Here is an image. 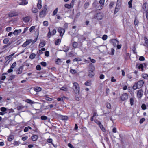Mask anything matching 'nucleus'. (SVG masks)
<instances>
[{
	"label": "nucleus",
	"mask_w": 148,
	"mask_h": 148,
	"mask_svg": "<svg viewBox=\"0 0 148 148\" xmlns=\"http://www.w3.org/2000/svg\"><path fill=\"white\" fill-rule=\"evenodd\" d=\"M119 7V5H118V3H117L116 6L115 7V10H114V13L116 14L117 13V12L119 10V9L118 7Z\"/></svg>",
	"instance_id": "nucleus-28"
},
{
	"label": "nucleus",
	"mask_w": 148,
	"mask_h": 148,
	"mask_svg": "<svg viewBox=\"0 0 148 148\" xmlns=\"http://www.w3.org/2000/svg\"><path fill=\"white\" fill-rule=\"evenodd\" d=\"M10 38H5L3 40V43L5 44H7L9 41Z\"/></svg>",
	"instance_id": "nucleus-29"
},
{
	"label": "nucleus",
	"mask_w": 148,
	"mask_h": 148,
	"mask_svg": "<svg viewBox=\"0 0 148 148\" xmlns=\"http://www.w3.org/2000/svg\"><path fill=\"white\" fill-rule=\"evenodd\" d=\"M94 71H91L90 70H88V76L90 78H92L95 75Z\"/></svg>",
	"instance_id": "nucleus-12"
},
{
	"label": "nucleus",
	"mask_w": 148,
	"mask_h": 148,
	"mask_svg": "<svg viewBox=\"0 0 148 148\" xmlns=\"http://www.w3.org/2000/svg\"><path fill=\"white\" fill-rule=\"evenodd\" d=\"M134 97H131L130 99V105L131 106L133 105L134 104Z\"/></svg>",
	"instance_id": "nucleus-18"
},
{
	"label": "nucleus",
	"mask_w": 148,
	"mask_h": 148,
	"mask_svg": "<svg viewBox=\"0 0 148 148\" xmlns=\"http://www.w3.org/2000/svg\"><path fill=\"white\" fill-rule=\"evenodd\" d=\"M145 119L144 118H141L140 121L139 123L140 124H142L145 121Z\"/></svg>",
	"instance_id": "nucleus-58"
},
{
	"label": "nucleus",
	"mask_w": 148,
	"mask_h": 148,
	"mask_svg": "<svg viewBox=\"0 0 148 148\" xmlns=\"http://www.w3.org/2000/svg\"><path fill=\"white\" fill-rule=\"evenodd\" d=\"M105 2V0H100L99 1V3L101 5L100 7L101 9L102 8V7L103 6Z\"/></svg>",
	"instance_id": "nucleus-20"
},
{
	"label": "nucleus",
	"mask_w": 148,
	"mask_h": 148,
	"mask_svg": "<svg viewBox=\"0 0 148 148\" xmlns=\"http://www.w3.org/2000/svg\"><path fill=\"white\" fill-rule=\"evenodd\" d=\"M43 24L44 26H47L48 25V22L47 21H44L43 22Z\"/></svg>",
	"instance_id": "nucleus-60"
},
{
	"label": "nucleus",
	"mask_w": 148,
	"mask_h": 148,
	"mask_svg": "<svg viewBox=\"0 0 148 148\" xmlns=\"http://www.w3.org/2000/svg\"><path fill=\"white\" fill-rule=\"evenodd\" d=\"M141 108L143 110H145L146 109V106L145 104H143L141 106Z\"/></svg>",
	"instance_id": "nucleus-59"
},
{
	"label": "nucleus",
	"mask_w": 148,
	"mask_h": 148,
	"mask_svg": "<svg viewBox=\"0 0 148 148\" xmlns=\"http://www.w3.org/2000/svg\"><path fill=\"white\" fill-rule=\"evenodd\" d=\"M64 27L65 29H67L68 27V23H65L64 25Z\"/></svg>",
	"instance_id": "nucleus-61"
},
{
	"label": "nucleus",
	"mask_w": 148,
	"mask_h": 148,
	"mask_svg": "<svg viewBox=\"0 0 148 148\" xmlns=\"http://www.w3.org/2000/svg\"><path fill=\"white\" fill-rule=\"evenodd\" d=\"M110 43L112 44L115 47H116L117 45L119 44V42L116 39H112L110 40Z\"/></svg>",
	"instance_id": "nucleus-7"
},
{
	"label": "nucleus",
	"mask_w": 148,
	"mask_h": 148,
	"mask_svg": "<svg viewBox=\"0 0 148 148\" xmlns=\"http://www.w3.org/2000/svg\"><path fill=\"white\" fill-rule=\"evenodd\" d=\"M95 69V67L91 63L90 64L89 66V69L91 71H94Z\"/></svg>",
	"instance_id": "nucleus-23"
},
{
	"label": "nucleus",
	"mask_w": 148,
	"mask_h": 148,
	"mask_svg": "<svg viewBox=\"0 0 148 148\" xmlns=\"http://www.w3.org/2000/svg\"><path fill=\"white\" fill-rule=\"evenodd\" d=\"M23 20L25 22L27 23L30 20L29 17L28 16H27L25 18H23Z\"/></svg>",
	"instance_id": "nucleus-24"
},
{
	"label": "nucleus",
	"mask_w": 148,
	"mask_h": 148,
	"mask_svg": "<svg viewBox=\"0 0 148 148\" xmlns=\"http://www.w3.org/2000/svg\"><path fill=\"white\" fill-rule=\"evenodd\" d=\"M82 60L81 59L79 58H77L74 59L73 60V62L79 61Z\"/></svg>",
	"instance_id": "nucleus-46"
},
{
	"label": "nucleus",
	"mask_w": 148,
	"mask_h": 148,
	"mask_svg": "<svg viewBox=\"0 0 148 148\" xmlns=\"http://www.w3.org/2000/svg\"><path fill=\"white\" fill-rule=\"evenodd\" d=\"M33 41L32 39L27 40L25 42L27 45L29 44L32 41Z\"/></svg>",
	"instance_id": "nucleus-47"
},
{
	"label": "nucleus",
	"mask_w": 148,
	"mask_h": 148,
	"mask_svg": "<svg viewBox=\"0 0 148 148\" xmlns=\"http://www.w3.org/2000/svg\"><path fill=\"white\" fill-rule=\"evenodd\" d=\"M40 64L44 67H45L47 65V63L45 62H41Z\"/></svg>",
	"instance_id": "nucleus-57"
},
{
	"label": "nucleus",
	"mask_w": 148,
	"mask_h": 148,
	"mask_svg": "<svg viewBox=\"0 0 148 148\" xmlns=\"http://www.w3.org/2000/svg\"><path fill=\"white\" fill-rule=\"evenodd\" d=\"M45 14L46 13L42 11L40 12L39 16L40 17L42 18L45 15Z\"/></svg>",
	"instance_id": "nucleus-21"
},
{
	"label": "nucleus",
	"mask_w": 148,
	"mask_h": 148,
	"mask_svg": "<svg viewBox=\"0 0 148 148\" xmlns=\"http://www.w3.org/2000/svg\"><path fill=\"white\" fill-rule=\"evenodd\" d=\"M21 29L19 30H15L13 32V34L15 35H17L18 34L20 33L21 32Z\"/></svg>",
	"instance_id": "nucleus-15"
},
{
	"label": "nucleus",
	"mask_w": 148,
	"mask_h": 148,
	"mask_svg": "<svg viewBox=\"0 0 148 148\" xmlns=\"http://www.w3.org/2000/svg\"><path fill=\"white\" fill-rule=\"evenodd\" d=\"M64 6L65 8H68L70 9L71 8V5L69 4H66L64 5Z\"/></svg>",
	"instance_id": "nucleus-49"
},
{
	"label": "nucleus",
	"mask_w": 148,
	"mask_h": 148,
	"mask_svg": "<svg viewBox=\"0 0 148 148\" xmlns=\"http://www.w3.org/2000/svg\"><path fill=\"white\" fill-rule=\"evenodd\" d=\"M47 9V7L46 5H45V6H43V9L42 10V11L45 12L46 13Z\"/></svg>",
	"instance_id": "nucleus-42"
},
{
	"label": "nucleus",
	"mask_w": 148,
	"mask_h": 148,
	"mask_svg": "<svg viewBox=\"0 0 148 148\" xmlns=\"http://www.w3.org/2000/svg\"><path fill=\"white\" fill-rule=\"evenodd\" d=\"M108 36L106 35H104L103 36L102 38L103 40H106Z\"/></svg>",
	"instance_id": "nucleus-55"
},
{
	"label": "nucleus",
	"mask_w": 148,
	"mask_h": 148,
	"mask_svg": "<svg viewBox=\"0 0 148 148\" xmlns=\"http://www.w3.org/2000/svg\"><path fill=\"white\" fill-rule=\"evenodd\" d=\"M45 41L44 42H41L40 43L39 46V47H42L45 46Z\"/></svg>",
	"instance_id": "nucleus-31"
},
{
	"label": "nucleus",
	"mask_w": 148,
	"mask_h": 148,
	"mask_svg": "<svg viewBox=\"0 0 148 148\" xmlns=\"http://www.w3.org/2000/svg\"><path fill=\"white\" fill-rule=\"evenodd\" d=\"M89 5V3L88 2H86L84 5V7L85 9L87 8Z\"/></svg>",
	"instance_id": "nucleus-30"
},
{
	"label": "nucleus",
	"mask_w": 148,
	"mask_h": 148,
	"mask_svg": "<svg viewBox=\"0 0 148 148\" xmlns=\"http://www.w3.org/2000/svg\"><path fill=\"white\" fill-rule=\"evenodd\" d=\"M0 110L1 111L4 112L7 110V108L5 107H2L1 108Z\"/></svg>",
	"instance_id": "nucleus-53"
},
{
	"label": "nucleus",
	"mask_w": 148,
	"mask_h": 148,
	"mask_svg": "<svg viewBox=\"0 0 148 148\" xmlns=\"http://www.w3.org/2000/svg\"><path fill=\"white\" fill-rule=\"evenodd\" d=\"M38 138V136L37 135H33L31 137V139L34 141L37 140Z\"/></svg>",
	"instance_id": "nucleus-16"
},
{
	"label": "nucleus",
	"mask_w": 148,
	"mask_h": 148,
	"mask_svg": "<svg viewBox=\"0 0 148 148\" xmlns=\"http://www.w3.org/2000/svg\"><path fill=\"white\" fill-rule=\"evenodd\" d=\"M34 90L36 92H39L41 90V88L39 87H36L34 88Z\"/></svg>",
	"instance_id": "nucleus-19"
},
{
	"label": "nucleus",
	"mask_w": 148,
	"mask_h": 148,
	"mask_svg": "<svg viewBox=\"0 0 148 148\" xmlns=\"http://www.w3.org/2000/svg\"><path fill=\"white\" fill-rule=\"evenodd\" d=\"M78 46V43L77 42H74L72 44V46L74 48H77Z\"/></svg>",
	"instance_id": "nucleus-27"
},
{
	"label": "nucleus",
	"mask_w": 148,
	"mask_h": 148,
	"mask_svg": "<svg viewBox=\"0 0 148 148\" xmlns=\"http://www.w3.org/2000/svg\"><path fill=\"white\" fill-rule=\"evenodd\" d=\"M61 40L60 39H58L55 41V44L56 45H58L61 42Z\"/></svg>",
	"instance_id": "nucleus-26"
},
{
	"label": "nucleus",
	"mask_w": 148,
	"mask_h": 148,
	"mask_svg": "<svg viewBox=\"0 0 148 148\" xmlns=\"http://www.w3.org/2000/svg\"><path fill=\"white\" fill-rule=\"evenodd\" d=\"M106 106L108 108H111V104L110 103L108 102L106 103Z\"/></svg>",
	"instance_id": "nucleus-34"
},
{
	"label": "nucleus",
	"mask_w": 148,
	"mask_h": 148,
	"mask_svg": "<svg viewBox=\"0 0 148 148\" xmlns=\"http://www.w3.org/2000/svg\"><path fill=\"white\" fill-rule=\"evenodd\" d=\"M60 89L61 90H62L63 91H66L67 90V88L66 87H64L61 88H60Z\"/></svg>",
	"instance_id": "nucleus-54"
},
{
	"label": "nucleus",
	"mask_w": 148,
	"mask_h": 148,
	"mask_svg": "<svg viewBox=\"0 0 148 148\" xmlns=\"http://www.w3.org/2000/svg\"><path fill=\"white\" fill-rule=\"evenodd\" d=\"M144 66H146V64L145 63H143L142 64H139L138 66V69L141 71H143Z\"/></svg>",
	"instance_id": "nucleus-11"
},
{
	"label": "nucleus",
	"mask_w": 148,
	"mask_h": 148,
	"mask_svg": "<svg viewBox=\"0 0 148 148\" xmlns=\"http://www.w3.org/2000/svg\"><path fill=\"white\" fill-rule=\"evenodd\" d=\"M84 84L86 86H90L91 84V81L90 80H88L84 83Z\"/></svg>",
	"instance_id": "nucleus-22"
},
{
	"label": "nucleus",
	"mask_w": 148,
	"mask_h": 148,
	"mask_svg": "<svg viewBox=\"0 0 148 148\" xmlns=\"http://www.w3.org/2000/svg\"><path fill=\"white\" fill-rule=\"evenodd\" d=\"M41 119L43 120H46L47 119V117L45 116H42L41 117Z\"/></svg>",
	"instance_id": "nucleus-44"
},
{
	"label": "nucleus",
	"mask_w": 148,
	"mask_h": 148,
	"mask_svg": "<svg viewBox=\"0 0 148 148\" xmlns=\"http://www.w3.org/2000/svg\"><path fill=\"white\" fill-rule=\"evenodd\" d=\"M25 101L26 102L30 104H33L34 103L33 101L29 99H27Z\"/></svg>",
	"instance_id": "nucleus-37"
},
{
	"label": "nucleus",
	"mask_w": 148,
	"mask_h": 148,
	"mask_svg": "<svg viewBox=\"0 0 148 148\" xmlns=\"http://www.w3.org/2000/svg\"><path fill=\"white\" fill-rule=\"evenodd\" d=\"M36 69L37 70H41V67L40 65H37L36 67Z\"/></svg>",
	"instance_id": "nucleus-50"
},
{
	"label": "nucleus",
	"mask_w": 148,
	"mask_h": 148,
	"mask_svg": "<svg viewBox=\"0 0 148 148\" xmlns=\"http://www.w3.org/2000/svg\"><path fill=\"white\" fill-rule=\"evenodd\" d=\"M5 78L6 76L5 75H3L2 74L1 77V79L2 80H4L5 79Z\"/></svg>",
	"instance_id": "nucleus-63"
},
{
	"label": "nucleus",
	"mask_w": 148,
	"mask_h": 148,
	"mask_svg": "<svg viewBox=\"0 0 148 148\" xmlns=\"http://www.w3.org/2000/svg\"><path fill=\"white\" fill-rule=\"evenodd\" d=\"M45 99L48 101H51L52 100H53V99L52 98H50L47 95H45Z\"/></svg>",
	"instance_id": "nucleus-25"
},
{
	"label": "nucleus",
	"mask_w": 148,
	"mask_h": 148,
	"mask_svg": "<svg viewBox=\"0 0 148 148\" xmlns=\"http://www.w3.org/2000/svg\"><path fill=\"white\" fill-rule=\"evenodd\" d=\"M58 32L60 34V36L62 38L65 33V29L64 28L60 27H58Z\"/></svg>",
	"instance_id": "nucleus-5"
},
{
	"label": "nucleus",
	"mask_w": 148,
	"mask_h": 148,
	"mask_svg": "<svg viewBox=\"0 0 148 148\" xmlns=\"http://www.w3.org/2000/svg\"><path fill=\"white\" fill-rule=\"evenodd\" d=\"M93 17V18L97 20H101L104 17L103 14L102 12H99L95 14Z\"/></svg>",
	"instance_id": "nucleus-3"
},
{
	"label": "nucleus",
	"mask_w": 148,
	"mask_h": 148,
	"mask_svg": "<svg viewBox=\"0 0 148 148\" xmlns=\"http://www.w3.org/2000/svg\"><path fill=\"white\" fill-rule=\"evenodd\" d=\"M24 107V106H19L17 107V109L18 110H20L23 109Z\"/></svg>",
	"instance_id": "nucleus-45"
},
{
	"label": "nucleus",
	"mask_w": 148,
	"mask_h": 148,
	"mask_svg": "<svg viewBox=\"0 0 148 148\" xmlns=\"http://www.w3.org/2000/svg\"><path fill=\"white\" fill-rule=\"evenodd\" d=\"M48 29L49 30V32H48V33L47 34V36L48 38H50L51 37V36L52 35V34H51V32L50 30V29L49 27H48Z\"/></svg>",
	"instance_id": "nucleus-33"
},
{
	"label": "nucleus",
	"mask_w": 148,
	"mask_h": 148,
	"mask_svg": "<svg viewBox=\"0 0 148 148\" xmlns=\"http://www.w3.org/2000/svg\"><path fill=\"white\" fill-rule=\"evenodd\" d=\"M70 72L73 74H75L76 72L75 70L71 69L70 70Z\"/></svg>",
	"instance_id": "nucleus-64"
},
{
	"label": "nucleus",
	"mask_w": 148,
	"mask_h": 148,
	"mask_svg": "<svg viewBox=\"0 0 148 148\" xmlns=\"http://www.w3.org/2000/svg\"><path fill=\"white\" fill-rule=\"evenodd\" d=\"M24 66H20L18 69V70L16 71V74L18 75L21 74L22 72Z\"/></svg>",
	"instance_id": "nucleus-10"
},
{
	"label": "nucleus",
	"mask_w": 148,
	"mask_h": 148,
	"mask_svg": "<svg viewBox=\"0 0 148 148\" xmlns=\"http://www.w3.org/2000/svg\"><path fill=\"white\" fill-rule=\"evenodd\" d=\"M138 23H139V21H138V20L137 19V18L136 17L135 19V20H134V25H137L138 24Z\"/></svg>",
	"instance_id": "nucleus-32"
},
{
	"label": "nucleus",
	"mask_w": 148,
	"mask_h": 148,
	"mask_svg": "<svg viewBox=\"0 0 148 148\" xmlns=\"http://www.w3.org/2000/svg\"><path fill=\"white\" fill-rule=\"evenodd\" d=\"M20 143H19V141H14L13 143V144L14 146H16L18 145Z\"/></svg>",
	"instance_id": "nucleus-52"
},
{
	"label": "nucleus",
	"mask_w": 148,
	"mask_h": 148,
	"mask_svg": "<svg viewBox=\"0 0 148 148\" xmlns=\"http://www.w3.org/2000/svg\"><path fill=\"white\" fill-rule=\"evenodd\" d=\"M16 62H15L13 63L12 65L11 66V67L10 68V69H13L14 68L15 66H16Z\"/></svg>",
	"instance_id": "nucleus-51"
},
{
	"label": "nucleus",
	"mask_w": 148,
	"mask_h": 148,
	"mask_svg": "<svg viewBox=\"0 0 148 148\" xmlns=\"http://www.w3.org/2000/svg\"><path fill=\"white\" fill-rule=\"evenodd\" d=\"M14 137L13 135H10L8 137L7 139L9 141L11 142L14 139Z\"/></svg>",
	"instance_id": "nucleus-17"
},
{
	"label": "nucleus",
	"mask_w": 148,
	"mask_h": 148,
	"mask_svg": "<svg viewBox=\"0 0 148 148\" xmlns=\"http://www.w3.org/2000/svg\"><path fill=\"white\" fill-rule=\"evenodd\" d=\"M143 92L142 89H140L137 91V95L138 97L141 98L143 94Z\"/></svg>",
	"instance_id": "nucleus-9"
},
{
	"label": "nucleus",
	"mask_w": 148,
	"mask_h": 148,
	"mask_svg": "<svg viewBox=\"0 0 148 148\" xmlns=\"http://www.w3.org/2000/svg\"><path fill=\"white\" fill-rule=\"evenodd\" d=\"M114 4V2L112 1L109 4V7L110 8H112L113 7Z\"/></svg>",
	"instance_id": "nucleus-41"
},
{
	"label": "nucleus",
	"mask_w": 148,
	"mask_h": 148,
	"mask_svg": "<svg viewBox=\"0 0 148 148\" xmlns=\"http://www.w3.org/2000/svg\"><path fill=\"white\" fill-rule=\"evenodd\" d=\"M73 89L76 94H79L80 92V87L79 84L77 82H75L73 84Z\"/></svg>",
	"instance_id": "nucleus-2"
},
{
	"label": "nucleus",
	"mask_w": 148,
	"mask_h": 148,
	"mask_svg": "<svg viewBox=\"0 0 148 148\" xmlns=\"http://www.w3.org/2000/svg\"><path fill=\"white\" fill-rule=\"evenodd\" d=\"M128 98V95L127 93H124L120 97L121 100L123 101L127 100Z\"/></svg>",
	"instance_id": "nucleus-6"
},
{
	"label": "nucleus",
	"mask_w": 148,
	"mask_h": 148,
	"mask_svg": "<svg viewBox=\"0 0 148 148\" xmlns=\"http://www.w3.org/2000/svg\"><path fill=\"white\" fill-rule=\"evenodd\" d=\"M21 2L19 3L20 5H25L28 4V2L26 0H21Z\"/></svg>",
	"instance_id": "nucleus-13"
},
{
	"label": "nucleus",
	"mask_w": 148,
	"mask_h": 148,
	"mask_svg": "<svg viewBox=\"0 0 148 148\" xmlns=\"http://www.w3.org/2000/svg\"><path fill=\"white\" fill-rule=\"evenodd\" d=\"M144 40L145 41V44L147 46V47H148V39L146 38V37H144Z\"/></svg>",
	"instance_id": "nucleus-40"
},
{
	"label": "nucleus",
	"mask_w": 148,
	"mask_h": 148,
	"mask_svg": "<svg viewBox=\"0 0 148 148\" xmlns=\"http://www.w3.org/2000/svg\"><path fill=\"white\" fill-rule=\"evenodd\" d=\"M142 77L145 79H147L148 78V75L146 74H143L142 75Z\"/></svg>",
	"instance_id": "nucleus-36"
},
{
	"label": "nucleus",
	"mask_w": 148,
	"mask_h": 148,
	"mask_svg": "<svg viewBox=\"0 0 148 148\" xmlns=\"http://www.w3.org/2000/svg\"><path fill=\"white\" fill-rule=\"evenodd\" d=\"M144 83V82L143 80H140L137 82L135 83L133 86L132 88L134 90L138 88H140L143 86Z\"/></svg>",
	"instance_id": "nucleus-1"
},
{
	"label": "nucleus",
	"mask_w": 148,
	"mask_h": 148,
	"mask_svg": "<svg viewBox=\"0 0 148 148\" xmlns=\"http://www.w3.org/2000/svg\"><path fill=\"white\" fill-rule=\"evenodd\" d=\"M133 1V0H130V1L128 2L129 7V8H131L132 7V2Z\"/></svg>",
	"instance_id": "nucleus-48"
},
{
	"label": "nucleus",
	"mask_w": 148,
	"mask_h": 148,
	"mask_svg": "<svg viewBox=\"0 0 148 148\" xmlns=\"http://www.w3.org/2000/svg\"><path fill=\"white\" fill-rule=\"evenodd\" d=\"M35 54L34 53H32L30 55L29 58L30 59H33L35 58Z\"/></svg>",
	"instance_id": "nucleus-39"
},
{
	"label": "nucleus",
	"mask_w": 148,
	"mask_h": 148,
	"mask_svg": "<svg viewBox=\"0 0 148 148\" xmlns=\"http://www.w3.org/2000/svg\"><path fill=\"white\" fill-rule=\"evenodd\" d=\"M38 11V9L36 8H33L32 10V12L34 13H36Z\"/></svg>",
	"instance_id": "nucleus-43"
},
{
	"label": "nucleus",
	"mask_w": 148,
	"mask_h": 148,
	"mask_svg": "<svg viewBox=\"0 0 148 148\" xmlns=\"http://www.w3.org/2000/svg\"><path fill=\"white\" fill-rule=\"evenodd\" d=\"M38 2L37 4V7L39 9H41L42 7L41 0H38Z\"/></svg>",
	"instance_id": "nucleus-14"
},
{
	"label": "nucleus",
	"mask_w": 148,
	"mask_h": 148,
	"mask_svg": "<svg viewBox=\"0 0 148 148\" xmlns=\"http://www.w3.org/2000/svg\"><path fill=\"white\" fill-rule=\"evenodd\" d=\"M18 13L15 11L10 12L8 14V16L9 17H12L17 16L18 15Z\"/></svg>",
	"instance_id": "nucleus-8"
},
{
	"label": "nucleus",
	"mask_w": 148,
	"mask_h": 148,
	"mask_svg": "<svg viewBox=\"0 0 148 148\" xmlns=\"http://www.w3.org/2000/svg\"><path fill=\"white\" fill-rule=\"evenodd\" d=\"M132 50L134 54L137 53L136 52V49L134 45L132 47Z\"/></svg>",
	"instance_id": "nucleus-38"
},
{
	"label": "nucleus",
	"mask_w": 148,
	"mask_h": 148,
	"mask_svg": "<svg viewBox=\"0 0 148 148\" xmlns=\"http://www.w3.org/2000/svg\"><path fill=\"white\" fill-rule=\"evenodd\" d=\"M58 8H57L54 10V11H53V14H52L53 16H54L57 14V13L58 12Z\"/></svg>",
	"instance_id": "nucleus-35"
},
{
	"label": "nucleus",
	"mask_w": 148,
	"mask_h": 148,
	"mask_svg": "<svg viewBox=\"0 0 148 148\" xmlns=\"http://www.w3.org/2000/svg\"><path fill=\"white\" fill-rule=\"evenodd\" d=\"M94 122L99 125L101 130L103 132L105 131V129L104 127L101 124L100 121H99L97 119H95L94 120Z\"/></svg>",
	"instance_id": "nucleus-4"
},
{
	"label": "nucleus",
	"mask_w": 148,
	"mask_h": 148,
	"mask_svg": "<svg viewBox=\"0 0 148 148\" xmlns=\"http://www.w3.org/2000/svg\"><path fill=\"white\" fill-rule=\"evenodd\" d=\"M62 118L63 120H67L68 119V117L67 116H62Z\"/></svg>",
	"instance_id": "nucleus-62"
},
{
	"label": "nucleus",
	"mask_w": 148,
	"mask_h": 148,
	"mask_svg": "<svg viewBox=\"0 0 148 148\" xmlns=\"http://www.w3.org/2000/svg\"><path fill=\"white\" fill-rule=\"evenodd\" d=\"M139 60L140 61H143L145 60V58L143 56H141L139 58Z\"/></svg>",
	"instance_id": "nucleus-56"
}]
</instances>
